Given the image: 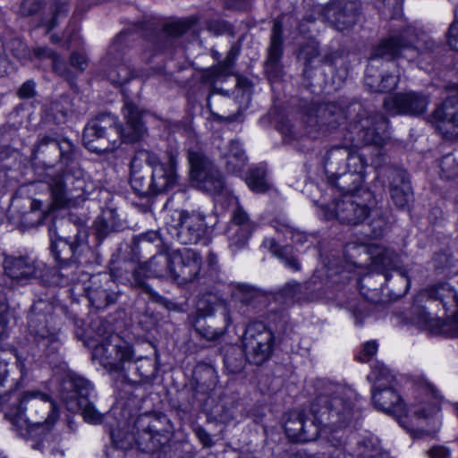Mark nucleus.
<instances>
[{
  "label": "nucleus",
  "mask_w": 458,
  "mask_h": 458,
  "mask_svg": "<svg viewBox=\"0 0 458 458\" xmlns=\"http://www.w3.org/2000/svg\"><path fill=\"white\" fill-rule=\"evenodd\" d=\"M358 394L346 386L326 383L310 403L313 420L302 411L289 413L284 422L287 437L294 442H310L318 438L321 430L339 431L353 426L360 417Z\"/></svg>",
  "instance_id": "nucleus-1"
},
{
  "label": "nucleus",
  "mask_w": 458,
  "mask_h": 458,
  "mask_svg": "<svg viewBox=\"0 0 458 458\" xmlns=\"http://www.w3.org/2000/svg\"><path fill=\"white\" fill-rule=\"evenodd\" d=\"M421 42L416 29L411 26L394 30L381 39L374 47L366 69L364 81L369 90L383 93L394 89L399 82V72L381 74L377 70V64L380 58L386 60V65L396 58L411 61L420 55Z\"/></svg>",
  "instance_id": "nucleus-2"
},
{
  "label": "nucleus",
  "mask_w": 458,
  "mask_h": 458,
  "mask_svg": "<svg viewBox=\"0 0 458 458\" xmlns=\"http://www.w3.org/2000/svg\"><path fill=\"white\" fill-rule=\"evenodd\" d=\"M55 307L53 303L38 300L35 301L28 313V335L26 343L16 351L15 356L20 366L21 376L14 380L11 387L17 389L21 384L24 361L29 357L45 358L53 362L60 346L57 333L59 327L55 316Z\"/></svg>",
  "instance_id": "nucleus-3"
},
{
  "label": "nucleus",
  "mask_w": 458,
  "mask_h": 458,
  "mask_svg": "<svg viewBox=\"0 0 458 458\" xmlns=\"http://www.w3.org/2000/svg\"><path fill=\"white\" fill-rule=\"evenodd\" d=\"M0 403H4V417L10 421L13 430L27 438L50 427L56 420L53 403L40 392H25L15 394L7 392L0 395Z\"/></svg>",
  "instance_id": "nucleus-4"
},
{
  "label": "nucleus",
  "mask_w": 458,
  "mask_h": 458,
  "mask_svg": "<svg viewBox=\"0 0 458 458\" xmlns=\"http://www.w3.org/2000/svg\"><path fill=\"white\" fill-rule=\"evenodd\" d=\"M370 253L373 272L365 275L359 281L362 296L374 304L386 302L387 299L382 293V286L389 284L392 278L390 271L396 272L395 280L401 288L396 289L393 285L387 296L396 299L405 295L410 288L411 276L408 270L402 267L399 256L393 250L384 247H375Z\"/></svg>",
  "instance_id": "nucleus-5"
},
{
  "label": "nucleus",
  "mask_w": 458,
  "mask_h": 458,
  "mask_svg": "<svg viewBox=\"0 0 458 458\" xmlns=\"http://www.w3.org/2000/svg\"><path fill=\"white\" fill-rule=\"evenodd\" d=\"M59 162L55 165H47L38 174L41 181L48 185L54 205L56 208H65L72 206L74 199L82 195L85 182L83 171L79 164L66 154L68 150L59 148Z\"/></svg>",
  "instance_id": "nucleus-6"
},
{
  "label": "nucleus",
  "mask_w": 458,
  "mask_h": 458,
  "mask_svg": "<svg viewBox=\"0 0 458 458\" xmlns=\"http://www.w3.org/2000/svg\"><path fill=\"white\" fill-rule=\"evenodd\" d=\"M357 145H336L332 147L323 157L324 169L327 176L328 182L335 188H337L342 195L344 194H362L364 182L361 172H345L337 174L334 171V163L340 164L347 160L348 165L353 161V165L358 163L360 168L367 164L368 160L363 154L359 153Z\"/></svg>",
  "instance_id": "nucleus-7"
},
{
  "label": "nucleus",
  "mask_w": 458,
  "mask_h": 458,
  "mask_svg": "<svg viewBox=\"0 0 458 458\" xmlns=\"http://www.w3.org/2000/svg\"><path fill=\"white\" fill-rule=\"evenodd\" d=\"M58 392L71 412H81L89 423L102 421L103 414L97 411L92 402L94 388L89 380L74 372H67L59 382Z\"/></svg>",
  "instance_id": "nucleus-8"
},
{
  "label": "nucleus",
  "mask_w": 458,
  "mask_h": 458,
  "mask_svg": "<svg viewBox=\"0 0 458 458\" xmlns=\"http://www.w3.org/2000/svg\"><path fill=\"white\" fill-rule=\"evenodd\" d=\"M173 429V424L165 414L146 412L135 419L131 434L139 450L153 454L170 441Z\"/></svg>",
  "instance_id": "nucleus-9"
},
{
  "label": "nucleus",
  "mask_w": 458,
  "mask_h": 458,
  "mask_svg": "<svg viewBox=\"0 0 458 458\" xmlns=\"http://www.w3.org/2000/svg\"><path fill=\"white\" fill-rule=\"evenodd\" d=\"M190 176L196 186L203 191L219 193L225 186V179L212 158L199 145L187 148Z\"/></svg>",
  "instance_id": "nucleus-10"
},
{
  "label": "nucleus",
  "mask_w": 458,
  "mask_h": 458,
  "mask_svg": "<svg viewBox=\"0 0 458 458\" xmlns=\"http://www.w3.org/2000/svg\"><path fill=\"white\" fill-rule=\"evenodd\" d=\"M374 203V195L369 190H362V194H344L327 208L326 216L336 218L342 224L358 225L369 217Z\"/></svg>",
  "instance_id": "nucleus-11"
},
{
  "label": "nucleus",
  "mask_w": 458,
  "mask_h": 458,
  "mask_svg": "<svg viewBox=\"0 0 458 458\" xmlns=\"http://www.w3.org/2000/svg\"><path fill=\"white\" fill-rule=\"evenodd\" d=\"M167 233L181 244H197L208 232L205 216L198 211L174 210L165 222Z\"/></svg>",
  "instance_id": "nucleus-12"
},
{
  "label": "nucleus",
  "mask_w": 458,
  "mask_h": 458,
  "mask_svg": "<svg viewBox=\"0 0 458 458\" xmlns=\"http://www.w3.org/2000/svg\"><path fill=\"white\" fill-rule=\"evenodd\" d=\"M374 385L371 399L375 408L399 419L406 415L405 404L396 390L394 377L386 369L373 372Z\"/></svg>",
  "instance_id": "nucleus-13"
},
{
  "label": "nucleus",
  "mask_w": 458,
  "mask_h": 458,
  "mask_svg": "<svg viewBox=\"0 0 458 458\" xmlns=\"http://www.w3.org/2000/svg\"><path fill=\"white\" fill-rule=\"evenodd\" d=\"M242 344L248 362L260 366L272 356L275 335L264 323L255 321L247 325Z\"/></svg>",
  "instance_id": "nucleus-14"
},
{
  "label": "nucleus",
  "mask_w": 458,
  "mask_h": 458,
  "mask_svg": "<svg viewBox=\"0 0 458 458\" xmlns=\"http://www.w3.org/2000/svg\"><path fill=\"white\" fill-rule=\"evenodd\" d=\"M133 356L131 345L117 335L105 337L92 351V359L109 371H121Z\"/></svg>",
  "instance_id": "nucleus-15"
},
{
  "label": "nucleus",
  "mask_w": 458,
  "mask_h": 458,
  "mask_svg": "<svg viewBox=\"0 0 458 458\" xmlns=\"http://www.w3.org/2000/svg\"><path fill=\"white\" fill-rule=\"evenodd\" d=\"M442 397L431 385L423 386L410 405V412L419 420H428L431 428L425 430V435H435L440 428V420L437 417L440 411Z\"/></svg>",
  "instance_id": "nucleus-16"
},
{
  "label": "nucleus",
  "mask_w": 458,
  "mask_h": 458,
  "mask_svg": "<svg viewBox=\"0 0 458 458\" xmlns=\"http://www.w3.org/2000/svg\"><path fill=\"white\" fill-rule=\"evenodd\" d=\"M379 175L388 181V190L393 204L399 209H408L413 199V191L405 170L389 165L380 168Z\"/></svg>",
  "instance_id": "nucleus-17"
},
{
  "label": "nucleus",
  "mask_w": 458,
  "mask_h": 458,
  "mask_svg": "<svg viewBox=\"0 0 458 458\" xmlns=\"http://www.w3.org/2000/svg\"><path fill=\"white\" fill-rule=\"evenodd\" d=\"M428 97L420 92H400L384 100V109L392 115L415 116L423 114L428 105Z\"/></svg>",
  "instance_id": "nucleus-18"
},
{
  "label": "nucleus",
  "mask_w": 458,
  "mask_h": 458,
  "mask_svg": "<svg viewBox=\"0 0 458 458\" xmlns=\"http://www.w3.org/2000/svg\"><path fill=\"white\" fill-rule=\"evenodd\" d=\"M116 285L107 274L91 276L84 285L86 296L91 306L103 310L114 304L118 298Z\"/></svg>",
  "instance_id": "nucleus-19"
},
{
  "label": "nucleus",
  "mask_w": 458,
  "mask_h": 458,
  "mask_svg": "<svg viewBox=\"0 0 458 458\" xmlns=\"http://www.w3.org/2000/svg\"><path fill=\"white\" fill-rule=\"evenodd\" d=\"M172 279L178 284H187L196 280L201 270L200 255L191 249L173 250Z\"/></svg>",
  "instance_id": "nucleus-20"
},
{
  "label": "nucleus",
  "mask_w": 458,
  "mask_h": 458,
  "mask_svg": "<svg viewBox=\"0 0 458 458\" xmlns=\"http://www.w3.org/2000/svg\"><path fill=\"white\" fill-rule=\"evenodd\" d=\"M5 275L19 284H27L33 278L45 279L47 266L39 261H31L26 257H6L4 260Z\"/></svg>",
  "instance_id": "nucleus-21"
},
{
  "label": "nucleus",
  "mask_w": 458,
  "mask_h": 458,
  "mask_svg": "<svg viewBox=\"0 0 458 458\" xmlns=\"http://www.w3.org/2000/svg\"><path fill=\"white\" fill-rule=\"evenodd\" d=\"M256 229V224L250 220L243 208L237 204L234 208L228 230V248L236 253L246 248L248 241Z\"/></svg>",
  "instance_id": "nucleus-22"
},
{
  "label": "nucleus",
  "mask_w": 458,
  "mask_h": 458,
  "mask_svg": "<svg viewBox=\"0 0 458 458\" xmlns=\"http://www.w3.org/2000/svg\"><path fill=\"white\" fill-rule=\"evenodd\" d=\"M346 115L344 110L334 103L322 104L315 110H311L305 116V123L310 128L318 127V131L330 132L344 123Z\"/></svg>",
  "instance_id": "nucleus-23"
},
{
  "label": "nucleus",
  "mask_w": 458,
  "mask_h": 458,
  "mask_svg": "<svg viewBox=\"0 0 458 458\" xmlns=\"http://www.w3.org/2000/svg\"><path fill=\"white\" fill-rule=\"evenodd\" d=\"M360 4L353 0H334L323 11V15L335 29L344 30L353 26L358 19Z\"/></svg>",
  "instance_id": "nucleus-24"
},
{
  "label": "nucleus",
  "mask_w": 458,
  "mask_h": 458,
  "mask_svg": "<svg viewBox=\"0 0 458 458\" xmlns=\"http://www.w3.org/2000/svg\"><path fill=\"white\" fill-rule=\"evenodd\" d=\"M230 293L237 303L238 313L247 318L253 316L265 300L260 289L244 283H232Z\"/></svg>",
  "instance_id": "nucleus-25"
},
{
  "label": "nucleus",
  "mask_w": 458,
  "mask_h": 458,
  "mask_svg": "<svg viewBox=\"0 0 458 458\" xmlns=\"http://www.w3.org/2000/svg\"><path fill=\"white\" fill-rule=\"evenodd\" d=\"M437 130L445 140L458 139V97L447 98L433 113Z\"/></svg>",
  "instance_id": "nucleus-26"
},
{
  "label": "nucleus",
  "mask_w": 458,
  "mask_h": 458,
  "mask_svg": "<svg viewBox=\"0 0 458 458\" xmlns=\"http://www.w3.org/2000/svg\"><path fill=\"white\" fill-rule=\"evenodd\" d=\"M125 271L130 274L123 276L125 281H127L132 287L140 289L148 296L151 301L159 304L168 310H175L176 304L174 302L160 295L146 282V278L148 276H147V269L144 262L137 266L132 263L125 264Z\"/></svg>",
  "instance_id": "nucleus-27"
},
{
  "label": "nucleus",
  "mask_w": 458,
  "mask_h": 458,
  "mask_svg": "<svg viewBox=\"0 0 458 458\" xmlns=\"http://www.w3.org/2000/svg\"><path fill=\"white\" fill-rule=\"evenodd\" d=\"M87 233L81 226H76L72 236L59 237L52 242L50 250L57 262L78 259L86 245Z\"/></svg>",
  "instance_id": "nucleus-28"
},
{
  "label": "nucleus",
  "mask_w": 458,
  "mask_h": 458,
  "mask_svg": "<svg viewBox=\"0 0 458 458\" xmlns=\"http://www.w3.org/2000/svg\"><path fill=\"white\" fill-rule=\"evenodd\" d=\"M88 276L81 269L77 259L57 262V267L45 272L44 282L65 286L84 281Z\"/></svg>",
  "instance_id": "nucleus-29"
},
{
  "label": "nucleus",
  "mask_w": 458,
  "mask_h": 458,
  "mask_svg": "<svg viewBox=\"0 0 458 458\" xmlns=\"http://www.w3.org/2000/svg\"><path fill=\"white\" fill-rule=\"evenodd\" d=\"M178 151L175 148H169L166 150L167 164L155 167L152 171L150 180L154 193H161L172 189L177 182L176 158Z\"/></svg>",
  "instance_id": "nucleus-30"
},
{
  "label": "nucleus",
  "mask_w": 458,
  "mask_h": 458,
  "mask_svg": "<svg viewBox=\"0 0 458 458\" xmlns=\"http://www.w3.org/2000/svg\"><path fill=\"white\" fill-rule=\"evenodd\" d=\"M103 64L107 79L114 84L126 83L133 75L131 67L124 62L116 43L110 47L107 55L103 59Z\"/></svg>",
  "instance_id": "nucleus-31"
},
{
  "label": "nucleus",
  "mask_w": 458,
  "mask_h": 458,
  "mask_svg": "<svg viewBox=\"0 0 458 458\" xmlns=\"http://www.w3.org/2000/svg\"><path fill=\"white\" fill-rule=\"evenodd\" d=\"M143 112L133 103L126 102L123 107V114L126 120L127 128L116 126L123 140L140 141L144 140L147 130L142 123Z\"/></svg>",
  "instance_id": "nucleus-32"
},
{
  "label": "nucleus",
  "mask_w": 458,
  "mask_h": 458,
  "mask_svg": "<svg viewBox=\"0 0 458 458\" xmlns=\"http://www.w3.org/2000/svg\"><path fill=\"white\" fill-rule=\"evenodd\" d=\"M283 26L278 20L274 21L270 38V45L267 49V57L265 63L266 71L275 76L281 72L280 60L283 55Z\"/></svg>",
  "instance_id": "nucleus-33"
},
{
  "label": "nucleus",
  "mask_w": 458,
  "mask_h": 458,
  "mask_svg": "<svg viewBox=\"0 0 458 458\" xmlns=\"http://www.w3.org/2000/svg\"><path fill=\"white\" fill-rule=\"evenodd\" d=\"M222 317L223 325L221 327H214L211 322L208 324L206 318H195L192 326L200 337L208 341H215L225 334L228 327L234 319L229 305L222 306Z\"/></svg>",
  "instance_id": "nucleus-34"
},
{
  "label": "nucleus",
  "mask_w": 458,
  "mask_h": 458,
  "mask_svg": "<svg viewBox=\"0 0 458 458\" xmlns=\"http://www.w3.org/2000/svg\"><path fill=\"white\" fill-rule=\"evenodd\" d=\"M220 160L225 170L231 174H239L246 166L248 157L240 145H220Z\"/></svg>",
  "instance_id": "nucleus-35"
},
{
  "label": "nucleus",
  "mask_w": 458,
  "mask_h": 458,
  "mask_svg": "<svg viewBox=\"0 0 458 458\" xmlns=\"http://www.w3.org/2000/svg\"><path fill=\"white\" fill-rule=\"evenodd\" d=\"M167 250L168 249H162L157 250L156 255L144 262L148 276L172 279L173 251L166 253Z\"/></svg>",
  "instance_id": "nucleus-36"
},
{
  "label": "nucleus",
  "mask_w": 458,
  "mask_h": 458,
  "mask_svg": "<svg viewBox=\"0 0 458 458\" xmlns=\"http://www.w3.org/2000/svg\"><path fill=\"white\" fill-rule=\"evenodd\" d=\"M424 295L429 300L439 301L446 310L455 311L458 308V294L448 283L441 282L428 287Z\"/></svg>",
  "instance_id": "nucleus-37"
},
{
  "label": "nucleus",
  "mask_w": 458,
  "mask_h": 458,
  "mask_svg": "<svg viewBox=\"0 0 458 458\" xmlns=\"http://www.w3.org/2000/svg\"><path fill=\"white\" fill-rule=\"evenodd\" d=\"M121 222L116 208L106 206L95 221V229L98 238H105L110 233L119 230Z\"/></svg>",
  "instance_id": "nucleus-38"
},
{
  "label": "nucleus",
  "mask_w": 458,
  "mask_h": 458,
  "mask_svg": "<svg viewBox=\"0 0 458 458\" xmlns=\"http://www.w3.org/2000/svg\"><path fill=\"white\" fill-rule=\"evenodd\" d=\"M245 182L249 188L256 193H264L270 189L267 180V164L261 162L250 167Z\"/></svg>",
  "instance_id": "nucleus-39"
},
{
  "label": "nucleus",
  "mask_w": 458,
  "mask_h": 458,
  "mask_svg": "<svg viewBox=\"0 0 458 458\" xmlns=\"http://www.w3.org/2000/svg\"><path fill=\"white\" fill-rule=\"evenodd\" d=\"M27 439L31 440V448L35 450L42 453L48 450L53 456L59 455L63 457L64 455V452L56 446L57 442L54 435L51 434L49 427L45 428L43 432L40 430L27 437Z\"/></svg>",
  "instance_id": "nucleus-40"
},
{
  "label": "nucleus",
  "mask_w": 458,
  "mask_h": 458,
  "mask_svg": "<svg viewBox=\"0 0 458 458\" xmlns=\"http://www.w3.org/2000/svg\"><path fill=\"white\" fill-rule=\"evenodd\" d=\"M236 55L237 54L234 50L231 49L227 53L225 59L221 64L212 66L203 72L201 81L208 84H213L216 81L231 75Z\"/></svg>",
  "instance_id": "nucleus-41"
},
{
  "label": "nucleus",
  "mask_w": 458,
  "mask_h": 458,
  "mask_svg": "<svg viewBox=\"0 0 458 458\" xmlns=\"http://www.w3.org/2000/svg\"><path fill=\"white\" fill-rule=\"evenodd\" d=\"M356 455L360 458H392L388 452L382 450L379 440L366 437L357 443Z\"/></svg>",
  "instance_id": "nucleus-42"
},
{
  "label": "nucleus",
  "mask_w": 458,
  "mask_h": 458,
  "mask_svg": "<svg viewBox=\"0 0 458 458\" xmlns=\"http://www.w3.org/2000/svg\"><path fill=\"white\" fill-rule=\"evenodd\" d=\"M247 359L243 349L234 345H229L225 348L224 365L225 369L231 374L242 372L245 367Z\"/></svg>",
  "instance_id": "nucleus-43"
},
{
  "label": "nucleus",
  "mask_w": 458,
  "mask_h": 458,
  "mask_svg": "<svg viewBox=\"0 0 458 458\" xmlns=\"http://www.w3.org/2000/svg\"><path fill=\"white\" fill-rule=\"evenodd\" d=\"M223 305L228 304L222 301L216 294L211 293L199 294L196 301V318H206L208 317H211L216 309H220L222 310Z\"/></svg>",
  "instance_id": "nucleus-44"
},
{
  "label": "nucleus",
  "mask_w": 458,
  "mask_h": 458,
  "mask_svg": "<svg viewBox=\"0 0 458 458\" xmlns=\"http://www.w3.org/2000/svg\"><path fill=\"white\" fill-rule=\"evenodd\" d=\"M302 296L309 301L330 298L327 294V283L322 282L320 276L316 274L302 284Z\"/></svg>",
  "instance_id": "nucleus-45"
},
{
  "label": "nucleus",
  "mask_w": 458,
  "mask_h": 458,
  "mask_svg": "<svg viewBox=\"0 0 458 458\" xmlns=\"http://www.w3.org/2000/svg\"><path fill=\"white\" fill-rule=\"evenodd\" d=\"M130 182L136 194L142 197L155 194L151 180L148 174H144L141 171H134L131 173Z\"/></svg>",
  "instance_id": "nucleus-46"
},
{
  "label": "nucleus",
  "mask_w": 458,
  "mask_h": 458,
  "mask_svg": "<svg viewBox=\"0 0 458 458\" xmlns=\"http://www.w3.org/2000/svg\"><path fill=\"white\" fill-rule=\"evenodd\" d=\"M194 375L197 385L205 386V391L213 390L217 384L216 372L211 366L198 367Z\"/></svg>",
  "instance_id": "nucleus-47"
},
{
  "label": "nucleus",
  "mask_w": 458,
  "mask_h": 458,
  "mask_svg": "<svg viewBox=\"0 0 458 458\" xmlns=\"http://www.w3.org/2000/svg\"><path fill=\"white\" fill-rule=\"evenodd\" d=\"M369 225L371 228V235L375 238L380 237L387 226V220L386 216L383 215V212L380 208L376 207V202L371 207L369 211Z\"/></svg>",
  "instance_id": "nucleus-48"
},
{
  "label": "nucleus",
  "mask_w": 458,
  "mask_h": 458,
  "mask_svg": "<svg viewBox=\"0 0 458 458\" xmlns=\"http://www.w3.org/2000/svg\"><path fill=\"white\" fill-rule=\"evenodd\" d=\"M195 22V19L190 18L167 23L164 26L162 37L167 38V41L170 38L179 37L185 33Z\"/></svg>",
  "instance_id": "nucleus-49"
},
{
  "label": "nucleus",
  "mask_w": 458,
  "mask_h": 458,
  "mask_svg": "<svg viewBox=\"0 0 458 458\" xmlns=\"http://www.w3.org/2000/svg\"><path fill=\"white\" fill-rule=\"evenodd\" d=\"M276 298L278 301H281L284 304H290L294 301H300L303 299L302 284L299 283L286 284L277 293Z\"/></svg>",
  "instance_id": "nucleus-50"
},
{
  "label": "nucleus",
  "mask_w": 458,
  "mask_h": 458,
  "mask_svg": "<svg viewBox=\"0 0 458 458\" xmlns=\"http://www.w3.org/2000/svg\"><path fill=\"white\" fill-rule=\"evenodd\" d=\"M412 320L420 327L433 330L439 326L438 319L432 317L424 308L414 307L412 310Z\"/></svg>",
  "instance_id": "nucleus-51"
},
{
  "label": "nucleus",
  "mask_w": 458,
  "mask_h": 458,
  "mask_svg": "<svg viewBox=\"0 0 458 458\" xmlns=\"http://www.w3.org/2000/svg\"><path fill=\"white\" fill-rule=\"evenodd\" d=\"M49 11L52 17L47 23V30L50 31L58 24L59 18L65 17L68 13L67 4L61 1H53L49 4Z\"/></svg>",
  "instance_id": "nucleus-52"
},
{
  "label": "nucleus",
  "mask_w": 458,
  "mask_h": 458,
  "mask_svg": "<svg viewBox=\"0 0 458 458\" xmlns=\"http://www.w3.org/2000/svg\"><path fill=\"white\" fill-rule=\"evenodd\" d=\"M440 177L445 180H454L458 177V162L451 156L446 155L440 162Z\"/></svg>",
  "instance_id": "nucleus-53"
},
{
  "label": "nucleus",
  "mask_w": 458,
  "mask_h": 458,
  "mask_svg": "<svg viewBox=\"0 0 458 458\" xmlns=\"http://www.w3.org/2000/svg\"><path fill=\"white\" fill-rule=\"evenodd\" d=\"M139 244L141 247H146L148 244H153L157 250L162 249H168L167 245L164 242L159 231H148L139 236Z\"/></svg>",
  "instance_id": "nucleus-54"
},
{
  "label": "nucleus",
  "mask_w": 458,
  "mask_h": 458,
  "mask_svg": "<svg viewBox=\"0 0 458 458\" xmlns=\"http://www.w3.org/2000/svg\"><path fill=\"white\" fill-rule=\"evenodd\" d=\"M105 129L97 122L87 124L83 131V143H92L95 140L104 138Z\"/></svg>",
  "instance_id": "nucleus-55"
},
{
  "label": "nucleus",
  "mask_w": 458,
  "mask_h": 458,
  "mask_svg": "<svg viewBox=\"0 0 458 458\" xmlns=\"http://www.w3.org/2000/svg\"><path fill=\"white\" fill-rule=\"evenodd\" d=\"M46 3L41 0H23L19 13L21 16H31L43 10Z\"/></svg>",
  "instance_id": "nucleus-56"
},
{
  "label": "nucleus",
  "mask_w": 458,
  "mask_h": 458,
  "mask_svg": "<svg viewBox=\"0 0 458 458\" xmlns=\"http://www.w3.org/2000/svg\"><path fill=\"white\" fill-rule=\"evenodd\" d=\"M52 68L55 72L65 79H71L72 77L66 63L60 57L58 54H56L52 59Z\"/></svg>",
  "instance_id": "nucleus-57"
},
{
  "label": "nucleus",
  "mask_w": 458,
  "mask_h": 458,
  "mask_svg": "<svg viewBox=\"0 0 458 458\" xmlns=\"http://www.w3.org/2000/svg\"><path fill=\"white\" fill-rule=\"evenodd\" d=\"M273 228L284 234L285 238H288L294 226L286 218H275L271 222Z\"/></svg>",
  "instance_id": "nucleus-58"
},
{
  "label": "nucleus",
  "mask_w": 458,
  "mask_h": 458,
  "mask_svg": "<svg viewBox=\"0 0 458 458\" xmlns=\"http://www.w3.org/2000/svg\"><path fill=\"white\" fill-rule=\"evenodd\" d=\"M447 42L453 49L458 51V6L455 12V20L448 30Z\"/></svg>",
  "instance_id": "nucleus-59"
},
{
  "label": "nucleus",
  "mask_w": 458,
  "mask_h": 458,
  "mask_svg": "<svg viewBox=\"0 0 458 458\" xmlns=\"http://www.w3.org/2000/svg\"><path fill=\"white\" fill-rule=\"evenodd\" d=\"M288 238L292 240L293 243L300 245H303L308 242L313 244V240L315 239L313 235L307 234L305 232H302L295 227L292 231Z\"/></svg>",
  "instance_id": "nucleus-60"
},
{
  "label": "nucleus",
  "mask_w": 458,
  "mask_h": 458,
  "mask_svg": "<svg viewBox=\"0 0 458 458\" xmlns=\"http://www.w3.org/2000/svg\"><path fill=\"white\" fill-rule=\"evenodd\" d=\"M69 62L70 65L80 72H84L88 66L85 55L80 52H72L71 54Z\"/></svg>",
  "instance_id": "nucleus-61"
},
{
  "label": "nucleus",
  "mask_w": 458,
  "mask_h": 458,
  "mask_svg": "<svg viewBox=\"0 0 458 458\" xmlns=\"http://www.w3.org/2000/svg\"><path fill=\"white\" fill-rule=\"evenodd\" d=\"M278 258L282 260L284 265L293 271H299L301 269V264L298 259L291 255L287 249L284 251L278 252Z\"/></svg>",
  "instance_id": "nucleus-62"
},
{
  "label": "nucleus",
  "mask_w": 458,
  "mask_h": 458,
  "mask_svg": "<svg viewBox=\"0 0 458 458\" xmlns=\"http://www.w3.org/2000/svg\"><path fill=\"white\" fill-rule=\"evenodd\" d=\"M143 155L145 156V162L152 167V171L157 166L165 165L167 164L166 153L163 157H160L157 154L151 151H145Z\"/></svg>",
  "instance_id": "nucleus-63"
},
{
  "label": "nucleus",
  "mask_w": 458,
  "mask_h": 458,
  "mask_svg": "<svg viewBox=\"0 0 458 458\" xmlns=\"http://www.w3.org/2000/svg\"><path fill=\"white\" fill-rule=\"evenodd\" d=\"M319 55L318 48L316 43H310L303 47L300 52V55L307 63H311Z\"/></svg>",
  "instance_id": "nucleus-64"
}]
</instances>
